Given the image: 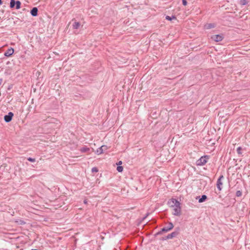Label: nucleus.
I'll return each instance as SVG.
<instances>
[{
	"label": "nucleus",
	"mask_w": 250,
	"mask_h": 250,
	"mask_svg": "<svg viewBox=\"0 0 250 250\" xmlns=\"http://www.w3.org/2000/svg\"><path fill=\"white\" fill-rule=\"evenodd\" d=\"M21 2L19 0H17L16 2V8L19 9L21 8Z\"/></svg>",
	"instance_id": "obj_16"
},
{
	"label": "nucleus",
	"mask_w": 250,
	"mask_h": 250,
	"mask_svg": "<svg viewBox=\"0 0 250 250\" xmlns=\"http://www.w3.org/2000/svg\"><path fill=\"white\" fill-rule=\"evenodd\" d=\"M167 204L173 210V215L177 216H180L181 215V204L177 200L171 198L169 200Z\"/></svg>",
	"instance_id": "obj_1"
},
{
	"label": "nucleus",
	"mask_w": 250,
	"mask_h": 250,
	"mask_svg": "<svg viewBox=\"0 0 250 250\" xmlns=\"http://www.w3.org/2000/svg\"><path fill=\"white\" fill-rule=\"evenodd\" d=\"M241 150H242V148L240 146L238 147L237 148V152L238 153V154H242Z\"/></svg>",
	"instance_id": "obj_21"
},
{
	"label": "nucleus",
	"mask_w": 250,
	"mask_h": 250,
	"mask_svg": "<svg viewBox=\"0 0 250 250\" xmlns=\"http://www.w3.org/2000/svg\"><path fill=\"white\" fill-rule=\"evenodd\" d=\"M166 19L168 21H171L172 19H176V17L175 16H172L171 17L167 16Z\"/></svg>",
	"instance_id": "obj_19"
},
{
	"label": "nucleus",
	"mask_w": 250,
	"mask_h": 250,
	"mask_svg": "<svg viewBox=\"0 0 250 250\" xmlns=\"http://www.w3.org/2000/svg\"><path fill=\"white\" fill-rule=\"evenodd\" d=\"M224 179V176L223 175H221L219 178L218 179L217 181L216 186L217 187V188L219 190H221L222 189V185L223 183L222 182V180Z\"/></svg>",
	"instance_id": "obj_3"
},
{
	"label": "nucleus",
	"mask_w": 250,
	"mask_h": 250,
	"mask_svg": "<svg viewBox=\"0 0 250 250\" xmlns=\"http://www.w3.org/2000/svg\"><path fill=\"white\" fill-rule=\"evenodd\" d=\"M236 195L238 197L241 196L242 195V192L240 190H238L236 191Z\"/></svg>",
	"instance_id": "obj_23"
},
{
	"label": "nucleus",
	"mask_w": 250,
	"mask_h": 250,
	"mask_svg": "<svg viewBox=\"0 0 250 250\" xmlns=\"http://www.w3.org/2000/svg\"><path fill=\"white\" fill-rule=\"evenodd\" d=\"M54 120H55L56 121V125L55 126H54L53 127H55V128H59L61 126V123L60 122H59L58 120H56V119H54Z\"/></svg>",
	"instance_id": "obj_18"
},
{
	"label": "nucleus",
	"mask_w": 250,
	"mask_h": 250,
	"mask_svg": "<svg viewBox=\"0 0 250 250\" xmlns=\"http://www.w3.org/2000/svg\"><path fill=\"white\" fill-rule=\"evenodd\" d=\"M38 9L37 7H33L30 11V13L32 16L35 17L38 15Z\"/></svg>",
	"instance_id": "obj_9"
},
{
	"label": "nucleus",
	"mask_w": 250,
	"mask_h": 250,
	"mask_svg": "<svg viewBox=\"0 0 250 250\" xmlns=\"http://www.w3.org/2000/svg\"><path fill=\"white\" fill-rule=\"evenodd\" d=\"M117 170L118 172H122L123 170V167L122 166H118L117 167Z\"/></svg>",
	"instance_id": "obj_20"
},
{
	"label": "nucleus",
	"mask_w": 250,
	"mask_h": 250,
	"mask_svg": "<svg viewBox=\"0 0 250 250\" xmlns=\"http://www.w3.org/2000/svg\"><path fill=\"white\" fill-rule=\"evenodd\" d=\"M173 228V225L172 223L169 222L167 227H164L162 229L163 232H167L170 230L172 229Z\"/></svg>",
	"instance_id": "obj_6"
},
{
	"label": "nucleus",
	"mask_w": 250,
	"mask_h": 250,
	"mask_svg": "<svg viewBox=\"0 0 250 250\" xmlns=\"http://www.w3.org/2000/svg\"><path fill=\"white\" fill-rule=\"evenodd\" d=\"M215 26V24L214 23H207L205 25V28L206 29H209L212 28H214Z\"/></svg>",
	"instance_id": "obj_10"
},
{
	"label": "nucleus",
	"mask_w": 250,
	"mask_h": 250,
	"mask_svg": "<svg viewBox=\"0 0 250 250\" xmlns=\"http://www.w3.org/2000/svg\"><path fill=\"white\" fill-rule=\"evenodd\" d=\"M90 150V148L89 147H87V146H84L83 147H82L81 149H80V151L81 152H83V153H84V152H88Z\"/></svg>",
	"instance_id": "obj_12"
},
{
	"label": "nucleus",
	"mask_w": 250,
	"mask_h": 250,
	"mask_svg": "<svg viewBox=\"0 0 250 250\" xmlns=\"http://www.w3.org/2000/svg\"><path fill=\"white\" fill-rule=\"evenodd\" d=\"M122 164V162L121 161L118 162V165H121Z\"/></svg>",
	"instance_id": "obj_27"
},
{
	"label": "nucleus",
	"mask_w": 250,
	"mask_h": 250,
	"mask_svg": "<svg viewBox=\"0 0 250 250\" xmlns=\"http://www.w3.org/2000/svg\"><path fill=\"white\" fill-rule=\"evenodd\" d=\"M14 52V49L11 47L4 52V55L6 57H10L13 54Z\"/></svg>",
	"instance_id": "obj_8"
},
{
	"label": "nucleus",
	"mask_w": 250,
	"mask_h": 250,
	"mask_svg": "<svg viewBox=\"0 0 250 250\" xmlns=\"http://www.w3.org/2000/svg\"><path fill=\"white\" fill-rule=\"evenodd\" d=\"M177 235H178V232H173L169 234L168 235H167V239H171V238H172L173 237H174L176 236Z\"/></svg>",
	"instance_id": "obj_11"
},
{
	"label": "nucleus",
	"mask_w": 250,
	"mask_h": 250,
	"mask_svg": "<svg viewBox=\"0 0 250 250\" xmlns=\"http://www.w3.org/2000/svg\"><path fill=\"white\" fill-rule=\"evenodd\" d=\"M80 26V23L79 22H75L73 24V27L74 29H78Z\"/></svg>",
	"instance_id": "obj_14"
},
{
	"label": "nucleus",
	"mask_w": 250,
	"mask_h": 250,
	"mask_svg": "<svg viewBox=\"0 0 250 250\" xmlns=\"http://www.w3.org/2000/svg\"><path fill=\"white\" fill-rule=\"evenodd\" d=\"M84 203L85 204H86V201H84Z\"/></svg>",
	"instance_id": "obj_31"
},
{
	"label": "nucleus",
	"mask_w": 250,
	"mask_h": 250,
	"mask_svg": "<svg viewBox=\"0 0 250 250\" xmlns=\"http://www.w3.org/2000/svg\"><path fill=\"white\" fill-rule=\"evenodd\" d=\"M91 171L92 172H97L98 171V169L96 167H94L92 168Z\"/></svg>",
	"instance_id": "obj_22"
},
{
	"label": "nucleus",
	"mask_w": 250,
	"mask_h": 250,
	"mask_svg": "<svg viewBox=\"0 0 250 250\" xmlns=\"http://www.w3.org/2000/svg\"><path fill=\"white\" fill-rule=\"evenodd\" d=\"M107 149V147L106 146H102L96 150V153L98 155L103 153V152Z\"/></svg>",
	"instance_id": "obj_7"
},
{
	"label": "nucleus",
	"mask_w": 250,
	"mask_h": 250,
	"mask_svg": "<svg viewBox=\"0 0 250 250\" xmlns=\"http://www.w3.org/2000/svg\"><path fill=\"white\" fill-rule=\"evenodd\" d=\"M2 82H3V80H2V79H0V85H1V84H2Z\"/></svg>",
	"instance_id": "obj_26"
},
{
	"label": "nucleus",
	"mask_w": 250,
	"mask_h": 250,
	"mask_svg": "<svg viewBox=\"0 0 250 250\" xmlns=\"http://www.w3.org/2000/svg\"><path fill=\"white\" fill-rule=\"evenodd\" d=\"M220 112H219L218 114V115H220Z\"/></svg>",
	"instance_id": "obj_30"
},
{
	"label": "nucleus",
	"mask_w": 250,
	"mask_h": 250,
	"mask_svg": "<svg viewBox=\"0 0 250 250\" xmlns=\"http://www.w3.org/2000/svg\"><path fill=\"white\" fill-rule=\"evenodd\" d=\"M2 2L1 0H0V5L2 4Z\"/></svg>",
	"instance_id": "obj_29"
},
{
	"label": "nucleus",
	"mask_w": 250,
	"mask_h": 250,
	"mask_svg": "<svg viewBox=\"0 0 250 250\" xmlns=\"http://www.w3.org/2000/svg\"><path fill=\"white\" fill-rule=\"evenodd\" d=\"M27 160L31 162H35V159L32 158H31V157L28 158L27 159Z\"/></svg>",
	"instance_id": "obj_24"
},
{
	"label": "nucleus",
	"mask_w": 250,
	"mask_h": 250,
	"mask_svg": "<svg viewBox=\"0 0 250 250\" xmlns=\"http://www.w3.org/2000/svg\"><path fill=\"white\" fill-rule=\"evenodd\" d=\"M208 159V156L206 155L204 156H202L196 161V165L197 166H204L207 163Z\"/></svg>",
	"instance_id": "obj_2"
},
{
	"label": "nucleus",
	"mask_w": 250,
	"mask_h": 250,
	"mask_svg": "<svg viewBox=\"0 0 250 250\" xmlns=\"http://www.w3.org/2000/svg\"><path fill=\"white\" fill-rule=\"evenodd\" d=\"M207 199V196L206 195H203L201 198H200L198 200L199 203H202L206 201Z\"/></svg>",
	"instance_id": "obj_13"
},
{
	"label": "nucleus",
	"mask_w": 250,
	"mask_h": 250,
	"mask_svg": "<svg viewBox=\"0 0 250 250\" xmlns=\"http://www.w3.org/2000/svg\"><path fill=\"white\" fill-rule=\"evenodd\" d=\"M223 35H213L212 37H211V39L216 42H220V41H221L223 39Z\"/></svg>",
	"instance_id": "obj_5"
},
{
	"label": "nucleus",
	"mask_w": 250,
	"mask_h": 250,
	"mask_svg": "<svg viewBox=\"0 0 250 250\" xmlns=\"http://www.w3.org/2000/svg\"><path fill=\"white\" fill-rule=\"evenodd\" d=\"M25 224V223L23 221H21V224Z\"/></svg>",
	"instance_id": "obj_28"
},
{
	"label": "nucleus",
	"mask_w": 250,
	"mask_h": 250,
	"mask_svg": "<svg viewBox=\"0 0 250 250\" xmlns=\"http://www.w3.org/2000/svg\"><path fill=\"white\" fill-rule=\"evenodd\" d=\"M16 2L15 0H11L10 3V6L11 8H14L16 5Z\"/></svg>",
	"instance_id": "obj_15"
},
{
	"label": "nucleus",
	"mask_w": 250,
	"mask_h": 250,
	"mask_svg": "<svg viewBox=\"0 0 250 250\" xmlns=\"http://www.w3.org/2000/svg\"><path fill=\"white\" fill-rule=\"evenodd\" d=\"M239 3L242 5H245L248 3V1L247 0H240Z\"/></svg>",
	"instance_id": "obj_17"
},
{
	"label": "nucleus",
	"mask_w": 250,
	"mask_h": 250,
	"mask_svg": "<svg viewBox=\"0 0 250 250\" xmlns=\"http://www.w3.org/2000/svg\"><path fill=\"white\" fill-rule=\"evenodd\" d=\"M183 4L185 6L187 5V1L186 0H182Z\"/></svg>",
	"instance_id": "obj_25"
},
{
	"label": "nucleus",
	"mask_w": 250,
	"mask_h": 250,
	"mask_svg": "<svg viewBox=\"0 0 250 250\" xmlns=\"http://www.w3.org/2000/svg\"><path fill=\"white\" fill-rule=\"evenodd\" d=\"M13 115L14 114L12 112H9L7 115L4 116V121L7 123L10 122L12 119Z\"/></svg>",
	"instance_id": "obj_4"
}]
</instances>
